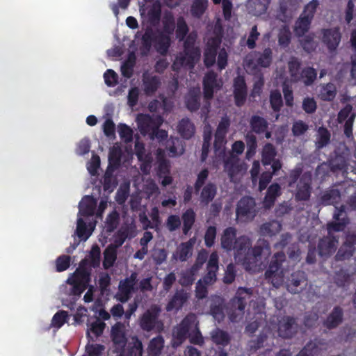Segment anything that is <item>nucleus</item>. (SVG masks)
I'll list each match as a JSON object with an SVG mask.
<instances>
[{
    "label": "nucleus",
    "instance_id": "f704fd0d",
    "mask_svg": "<svg viewBox=\"0 0 356 356\" xmlns=\"http://www.w3.org/2000/svg\"><path fill=\"white\" fill-rule=\"evenodd\" d=\"M217 188L216 186L211 183H207L202 189L200 196L201 203L208 204L216 196Z\"/></svg>",
    "mask_w": 356,
    "mask_h": 356
},
{
    "label": "nucleus",
    "instance_id": "58836bf2",
    "mask_svg": "<svg viewBox=\"0 0 356 356\" xmlns=\"http://www.w3.org/2000/svg\"><path fill=\"white\" fill-rule=\"evenodd\" d=\"M316 79L317 71L312 67H306L301 70L298 81H302L305 86H310Z\"/></svg>",
    "mask_w": 356,
    "mask_h": 356
},
{
    "label": "nucleus",
    "instance_id": "69168bd1",
    "mask_svg": "<svg viewBox=\"0 0 356 356\" xmlns=\"http://www.w3.org/2000/svg\"><path fill=\"white\" fill-rule=\"evenodd\" d=\"M209 170L207 168L202 169L197 175V179L194 184V191L195 194H198L205 184L209 177Z\"/></svg>",
    "mask_w": 356,
    "mask_h": 356
},
{
    "label": "nucleus",
    "instance_id": "393cba45",
    "mask_svg": "<svg viewBox=\"0 0 356 356\" xmlns=\"http://www.w3.org/2000/svg\"><path fill=\"white\" fill-rule=\"evenodd\" d=\"M297 332V325L295 320L291 318H287L280 322L278 328L279 336L282 338L289 339L294 336Z\"/></svg>",
    "mask_w": 356,
    "mask_h": 356
},
{
    "label": "nucleus",
    "instance_id": "423d86ee",
    "mask_svg": "<svg viewBox=\"0 0 356 356\" xmlns=\"http://www.w3.org/2000/svg\"><path fill=\"white\" fill-rule=\"evenodd\" d=\"M356 250V231L347 234L344 242L339 248L334 259L337 261H342L350 259Z\"/></svg>",
    "mask_w": 356,
    "mask_h": 356
},
{
    "label": "nucleus",
    "instance_id": "603ef678",
    "mask_svg": "<svg viewBox=\"0 0 356 356\" xmlns=\"http://www.w3.org/2000/svg\"><path fill=\"white\" fill-rule=\"evenodd\" d=\"M122 154V150L119 146L111 147L108 154L109 167L112 166L115 168L120 167Z\"/></svg>",
    "mask_w": 356,
    "mask_h": 356
},
{
    "label": "nucleus",
    "instance_id": "c03bdc74",
    "mask_svg": "<svg viewBox=\"0 0 356 356\" xmlns=\"http://www.w3.org/2000/svg\"><path fill=\"white\" fill-rule=\"evenodd\" d=\"M341 200V193L338 189L325 191L321 197V202L324 205L334 204Z\"/></svg>",
    "mask_w": 356,
    "mask_h": 356
},
{
    "label": "nucleus",
    "instance_id": "9b49d317",
    "mask_svg": "<svg viewBox=\"0 0 356 356\" xmlns=\"http://www.w3.org/2000/svg\"><path fill=\"white\" fill-rule=\"evenodd\" d=\"M195 321L194 314H188L174 330V337L179 343L184 341L189 336V330L195 325Z\"/></svg>",
    "mask_w": 356,
    "mask_h": 356
},
{
    "label": "nucleus",
    "instance_id": "7c9ffc66",
    "mask_svg": "<svg viewBox=\"0 0 356 356\" xmlns=\"http://www.w3.org/2000/svg\"><path fill=\"white\" fill-rule=\"evenodd\" d=\"M282 227L280 222L273 220L261 225L259 229V233L261 236L271 237L277 234L282 230Z\"/></svg>",
    "mask_w": 356,
    "mask_h": 356
},
{
    "label": "nucleus",
    "instance_id": "ddd939ff",
    "mask_svg": "<svg viewBox=\"0 0 356 356\" xmlns=\"http://www.w3.org/2000/svg\"><path fill=\"white\" fill-rule=\"evenodd\" d=\"M277 152L271 143L264 145L262 150L261 162L264 165H270L273 173H276L282 168L280 160L276 159Z\"/></svg>",
    "mask_w": 356,
    "mask_h": 356
},
{
    "label": "nucleus",
    "instance_id": "a211bd4d",
    "mask_svg": "<svg viewBox=\"0 0 356 356\" xmlns=\"http://www.w3.org/2000/svg\"><path fill=\"white\" fill-rule=\"evenodd\" d=\"M203 93L206 100H210L213 97L214 90L218 87L217 74L213 71H209L203 79Z\"/></svg>",
    "mask_w": 356,
    "mask_h": 356
},
{
    "label": "nucleus",
    "instance_id": "c85d7f7f",
    "mask_svg": "<svg viewBox=\"0 0 356 356\" xmlns=\"http://www.w3.org/2000/svg\"><path fill=\"white\" fill-rule=\"evenodd\" d=\"M161 84V79L158 76H143V90L146 95H154Z\"/></svg>",
    "mask_w": 356,
    "mask_h": 356
},
{
    "label": "nucleus",
    "instance_id": "473e14b6",
    "mask_svg": "<svg viewBox=\"0 0 356 356\" xmlns=\"http://www.w3.org/2000/svg\"><path fill=\"white\" fill-rule=\"evenodd\" d=\"M177 129L181 136L190 139L195 134V126L188 118L181 119L178 124Z\"/></svg>",
    "mask_w": 356,
    "mask_h": 356
},
{
    "label": "nucleus",
    "instance_id": "0eeeda50",
    "mask_svg": "<svg viewBox=\"0 0 356 356\" xmlns=\"http://www.w3.org/2000/svg\"><path fill=\"white\" fill-rule=\"evenodd\" d=\"M301 0H282L280 2L276 17L282 22H288L299 8Z\"/></svg>",
    "mask_w": 356,
    "mask_h": 356
},
{
    "label": "nucleus",
    "instance_id": "052dcab7",
    "mask_svg": "<svg viewBox=\"0 0 356 356\" xmlns=\"http://www.w3.org/2000/svg\"><path fill=\"white\" fill-rule=\"evenodd\" d=\"M300 40V43L303 49L308 53L314 51L316 47V44L314 41V34L310 33L305 35Z\"/></svg>",
    "mask_w": 356,
    "mask_h": 356
},
{
    "label": "nucleus",
    "instance_id": "b1692460",
    "mask_svg": "<svg viewBox=\"0 0 356 356\" xmlns=\"http://www.w3.org/2000/svg\"><path fill=\"white\" fill-rule=\"evenodd\" d=\"M271 0H248L246 8L250 14L259 17L265 14Z\"/></svg>",
    "mask_w": 356,
    "mask_h": 356
},
{
    "label": "nucleus",
    "instance_id": "39448f33",
    "mask_svg": "<svg viewBox=\"0 0 356 356\" xmlns=\"http://www.w3.org/2000/svg\"><path fill=\"white\" fill-rule=\"evenodd\" d=\"M138 274L133 272L129 277L121 280L119 283L118 292L116 298L122 303H124L131 298L132 293L138 291L136 287Z\"/></svg>",
    "mask_w": 356,
    "mask_h": 356
},
{
    "label": "nucleus",
    "instance_id": "dca6fc26",
    "mask_svg": "<svg viewBox=\"0 0 356 356\" xmlns=\"http://www.w3.org/2000/svg\"><path fill=\"white\" fill-rule=\"evenodd\" d=\"M322 42L330 51H334L341 40V33L339 28L323 29L321 30Z\"/></svg>",
    "mask_w": 356,
    "mask_h": 356
},
{
    "label": "nucleus",
    "instance_id": "a19ab883",
    "mask_svg": "<svg viewBox=\"0 0 356 356\" xmlns=\"http://www.w3.org/2000/svg\"><path fill=\"white\" fill-rule=\"evenodd\" d=\"M117 259V249L113 245H108L104 252L103 267L107 270L113 266Z\"/></svg>",
    "mask_w": 356,
    "mask_h": 356
},
{
    "label": "nucleus",
    "instance_id": "1a4fd4ad",
    "mask_svg": "<svg viewBox=\"0 0 356 356\" xmlns=\"http://www.w3.org/2000/svg\"><path fill=\"white\" fill-rule=\"evenodd\" d=\"M307 285L306 274L302 270H297L291 274L286 281L287 290L293 294L299 293L305 289Z\"/></svg>",
    "mask_w": 356,
    "mask_h": 356
},
{
    "label": "nucleus",
    "instance_id": "6ab92c4d",
    "mask_svg": "<svg viewBox=\"0 0 356 356\" xmlns=\"http://www.w3.org/2000/svg\"><path fill=\"white\" fill-rule=\"evenodd\" d=\"M111 337L113 344L118 351H122L127 343V337L122 323L118 322L111 327Z\"/></svg>",
    "mask_w": 356,
    "mask_h": 356
},
{
    "label": "nucleus",
    "instance_id": "f257e3e1",
    "mask_svg": "<svg viewBox=\"0 0 356 356\" xmlns=\"http://www.w3.org/2000/svg\"><path fill=\"white\" fill-rule=\"evenodd\" d=\"M244 147L245 145L243 141H236L232 145L233 152L229 154L224 163L225 170L227 172L232 181L236 182L246 170L245 163L238 157V154L243 153Z\"/></svg>",
    "mask_w": 356,
    "mask_h": 356
},
{
    "label": "nucleus",
    "instance_id": "4d7b16f0",
    "mask_svg": "<svg viewBox=\"0 0 356 356\" xmlns=\"http://www.w3.org/2000/svg\"><path fill=\"white\" fill-rule=\"evenodd\" d=\"M120 222V214L114 209L106 217V229L107 232H113L118 226Z\"/></svg>",
    "mask_w": 356,
    "mask_h": 356
},
{
    "label": "nucleus",
    "instance_id": "4c0bfd02",
    "mask_svg": "<svg viewBox=\"0 0 356 356\" xmlns=\"http://www.w3.org/2000/svg\"><path fill=\"white\" fill-rule=\"evenodd\" d=\"M186 108L190 111H196L200 106V94L199 90H191L185 99Z\"/></svg>",
    "mask_w": 356,
    "mask_h": 356
},
{
    "label": "nucleus",
    "instance_id": "72a5a7b5",
    "mask_svg": "<svg viewBox=\"0 0 356 356\" xmlns=\"http://www.w3.org/2000/svg\"><path fill=\"white\" fill-rule=\"evenodd\" d=\"M161 4L159 1L153 3L147 12L148 22L152 26L159 25L161 17Z\"/></svg>",
    "mask_w": 356,
    "mask_h": 356
},
{
    "label": "nucleus",
    "instance_id": "37998d69",
    "mask_svg": "<svg viewBox=\"0 0 356 356\" xmlns=\"http://www.w3.org/2000/svg\"><path fill=\"white\" fill-rule=\"evenodd\" d=\"M257 51H252L248 54L243 61V66L247 72L254 74L257 72L259 65L257 56Z\"/></svg>",
    "mask_w": 356,
    "mask_h": 356
},
{
    "label": "nucleus",
    "instance_id": "2eb2a0df",
    "mask_svg": "<svg viewBox=\"0 0 356 356\" xmlns=\"http://www.w3.org/2000/svg\"><path fill=\"white\" fill-rule=\"evenodd\" d=\"M184 56L179 57L181 65H188L191 67L194 65L195 58L200 56L199 50L194 47V40L188 36L184 43Z\"/></svg>",
    "mask_w": 356,
    "mask_h": 356
},
{
    "label": "nucleus",
    "instance_id": "de8ad7c7",
    "mask_svg": "<svg viewBox=\"0 0 356 356\" xmlns=\"http://www.w3.org/2000/svg\"><path fill=\"white\" fill-rule=\"evenodd\" d=\"M280 186L277 184H272L267 191V193L264 198V204L266 208H270L274 202L280 195Z\"/></svg>",
    "mask_w": 356,
    "mask_h": 356
},
{
    "label": "nucleus",
    "instance_id": "5fc2aeb1",
    "mask_svg": "<svg viewBox=\"0 0 356 356\" xmlns=\"http://www.w3.org/2000/svg\"><path fill=\"white\" fill-rule=\"evenodd\" d=\"M236 230L234 227H229L224 230V249L233 250L236 241Z\"/></svg>",
    "mask_w": 356,
    "mask_h": 356
},
{
    "label": "nucleus",
    "instance_id": "9d476101",
    "mask_svg": "<svg viewBox=\"0 0 356 356\" xmlns=\"http://www.w3.org/2000/svg\"><path fill=\"white\" fill-rule=\"evenodd\" d=\"M335 154V156L330 161L329 166L330 170L335 172L346 170L350 155L348 148L345 145H343L338 148Z\"/></svg>",
    "mask_w": 356,
    "mask_h": 356
},
{
    "label": "nucleus",
    "instance_id": "49530a36",
    "mask_svg": "<svg viewBox=\"0 0 356 356\" xmlns=\"http://www.w3.org/2000/svg\"><path fill=\"white\" fill-rule=\"evenodd\" d=\"M250 125L253 132L259 134L266 131L268 127V122L262 117L252 115L250 120Z\"/></svg>",
    "mask_w": 356,
    "mask_h": 356
},
{
    "label": "nucleus",
    "instance_id": "f03ea898",
    "mask_svg": "<svg viewBox=\"0 0 356 356\" xmlns=\"http://www.w3.org/2000/svg\"><path fill=\"white\" fill-rule=\"evenodd\" d=\"M161 309L156 305H152L139 318V325L143 331L160 332L163 330V324L159 319Z\"/></svg>",
    "mask_w": 356,
    "mask_h": 356
},
{
    "label": "nucleus",
    "instance_id": "79ce46f5",
    "mask_svg": "<svg viewBox=\"0 0 356 356\" xmlns=\"http://www.w3.org/2000/svg\"><path fill=\"white\" fill-rule=\"evenodd\" d=\"M320 87L318 97L321 99L330 102L334 99L337 95V89L334 84L328 83L327 84H322Z\"/></svg>",
    "mask_w": 356,
    "mask_h": 356
},
{
    "label": "nucleus",
    "instance_id": "a878e982",
    "mask_svg": "<svg viewBox=\"0 0 356 356\" xmlns=\"http://www.w3.org/2000/svg\"><path fill=\"white\" fill-rule=\"evenodd\" d=\"M97 200L92 195H85L79 202V213L83 216H92L95 214Z\"/></svg>",
    "mask_w": 356,
    "mask_h": 356
},
{
    "label": "nucleus",
    "instance_id": "f8f14e48",
    "mask_svg": "<svg viewBox=\"0 0 356 356\" xmlns=\"http://www.w3.org/2000/svg\"><path fill=\"white\" fill-rule=\"evenodd\" d=\"M339 237L328 234L319 239L318 243V254L321 257H329L337 249Z\"/></svg>",
    "mask_w": 356,
    "mask_h": 356
},
{
    "label": "nucleus",
    "instance_id": "6e6552de",
    "mask_svg": "<svg viewBox=\"0 0 356 356\" xmlns=\"http://www.w3.org/2000/svg\"><path fill=\"white\" fill-rule=\"evenodd\" d=\"M264 275L265 279L277 289L284 282V271L278 261H271Z\"/></svg>",
    "mask_w": 356,
    "mask_h": 356
},
{
    "label": "nucleus",
    "instance_id": "8fccbe9b",
    "mask_svg": "<svg viewBox=\"0 0 356 356\" xmlns=\"http://www.w3.org/2000/svg\"><path fill=\"white\" fill-rule=\"evenodd\" d=\"M143 353V344L138 337L132 338L127 346L126 351V356H142Z\"/></svg>",
    "mask_w": 356,
    "mask_h": 356
},
{
    "label": "nucleus",
    "instance_id": "774afa93",
    "mask_svg": "<svg viewBox=\"0 0 356 356\" xmlns=\"http://www.w3.org/2000/svg\"><path fill=\"white\" fill-rule=\"evenodd\" d=\"M68 313L66 311L60 310L56 312L51 320V325L56 328L61 327L67 321Z\"/></svg>",
    "mask_w": 356,
    "mask_h": 356
},
{
    "label": "nucleus",
    "instance_id": "09e8293b",
    "mask_svg": "<svg viewBox=\"0 0 356 356\" xmlns=\"http://www.w3.org/2000/svg\"><path fill=\"white\" fill-rule=\"evenodd\" d=\"M213 148L216 156L218 158L222 157V119L219 121L217 127Z\"/></svg>",
    "mask_w": 356,
    "mask_h": 356
},
{
    "label": "nucleus",
    "instance_id": "0e129e2a",
    "mask_svg": "<svg viewBox=\"0 0 356 356\" xmlns=\"http://www.w3.org/2000/svg\"><path fill=\"white\" fill-rule=\"evenodd\" d=\"M318 139L316 145L318 149L323 148L326 146L330 138V134L326 128L320 127L318 130Z\"/></svg>",
    "mask_w": 356,
    "mask_h": 356
},
{
    "label": "nucleus",
    "instance_id": "cd10ccee",
    "mask_svg": "<svg viewBox=\"0 0 356 356\" xmlns=\"http://www.w3.org/2000/svg\"><path fill=\"white\" fill-rule=\"evenodd\" d=\"M271 254L270 246L269 243L264 240H259L252 249V254L257 261L262 259H268Z\"/></svg>",
    "mask_w": 356,
    "mask_h": 356
},
{
    "label": "nucleus",
    "instance_id": "bf43d9fd",
    "mask_svg": "<svg viewBox=\"0 0 356 356\" xmlns=\"http://www.w3.org/2000/svg\"><path fill=\"white\" fill-rule=\"evenodd\" d=\"M251 241L246 236H241L237 238L233 250H235L238 253L245 252L251 247Z\"/></svg>",
    "mask_w": 356,
    "mask_h": 356
},
{
    "label": "nucleus",
    "instance_id": "e2e57ef3",
    "mask_svg": "<svg viewBox=\"0 0 356 356\" xmlns=\"http://www.w3.org/2000/svg\"><path fill=\"white\" fill-rule=\"evenodd\" d=\"M155 35L153 29L151 27H147L142 36L143 46L147 51L150 50L152 43H154Z\"/></svg>",
    "mask_w": 356,
    "mask_h": 356
},
{
    "label": "nucleus",
    "instance_id": "a18cd8bd",
    "mask_svg": "<svg viewBox=\"0 0 356 356\" xmlns=\"http://www.w3.org/2000/svg\"><path fill=\"white\" fill-rule=\"evenodd\" d=\"M208 8V0H193L191 6V14L200 19L202 17Z\"/></svg>",
    "mask_w": 356,
    "mask_h": 356
},
{
    "label": "nucleus",
    "instance_id": "7ed1b4c3",
    "mask_svg": "<svg viewBox=\"0 0 356 356\" xmlns=\"http://www.w3.org/2000/svg\"><path fill=\"white\" fill-rule=\"evenodd\" d=\"M251 294L250 289L239 288L238 289L236 296L229 303V316L231 321L236 322L242 317L246 300L250 298Z\"/></svg>",
    "mask_w": 356,
    "mask_h": 356
},
{
    "label": "nucleus",
    "instance_id": "c756f323",
    "mask_svg": "<svg viewBox=\"0 0 356 356\" xmlns=\"http://www.w3.org/2000/svg\"><path fill=\"white\" fill-rule=\"evenodd\" d=\"M312 19L300 14L296 20L293 26V32L296 37H303L310 29Z\"/></svg>",
    "mask_w": 356,
    "mask_h": 356
},
{
    "label": "nucleus",
    "instance_id": "c9c22d12",
    "mask_svg": "<svg viewBox=\"0 0 356 356\" xmlns=\"http://www.w3.org/2000/svg\"><path fill=\"white\" fill-rule=\"evenodd\" d=\"M351 280L352 275L344 269L335 271L333 275V282L338 287H347L350 284Z\"/></svg>",
    "mask_w": 356,
    "mask_h": 356
},
{
    "label": "nucleus",
    "instance_id": "ea45409f",
    "mask_svg": "<svg viewBox=\"0 0 356 356\" xmlns=\"http://www.w3.org/2000/svg\"><path fill=\"white\" fill-rule=\"evenodd\" d=\"M196 214L193 209L189 208L183 213L181 218L183 220L182 231L184 235H188L195 222Z\"/></svg>",
    "mask_w": 356,
    "mask_h": 356
},
{
    "label": "nucleus",
    "instance_id": "864d4df0",
    "mask_svg": "<svg viewBox=\"0 0 356 356\" xmlns=\"http://www.w3.org/2000/svg\"><path fill=\"white\" fill-rule=\"evenodd\" d=\"M301 62L296 57H291L288 63L289 74L293 82H298Z\"/></svg>",
    "mask_w": 356,
    "mask_h": 356
},
{
    "label": "nucleus",
    "instance_id": "f3484780",
    "mask_svg": "<svg viewBox=\"0 0 356 356\" xmlns=\"http://www.w3.org/2000/svg\"><path fill=\"white\" fill-rule=\"evenodd\" d=\"M311 183L312 177L310 175L305 173L301 176L295 195L297 200L305 201L309 198L312 189Z\"/></svg>",
    "mask_w": 356,
    "mask_h": 356
},
{
    "label": "nucleus",
    "instance_id": "338daca9",
    "mask_svg": "<svg viewBox=\"0 0 356 356\" xmlns=\"http://www.w3.org/2000/svg\"><path fill=\"white\" fill-rule=\"evenodd\" d=\"M345 191L346 193L350 194L348 199L346 201L347 204L353 210H356V182L348 185Z\"/></svg>",
    "mask_w": 356,
    "mask_h": 356
},
{
    "label": "nucleus",
    "instance_id": "13d9d810",
    "mask_svg": "<svg viewBox=\"0 0 356 356\" xmlns=\"http://www.w3.org/2000/svg\"><path fill=\"white\" fill-rule=\"evenodd\" d=\"M76 234L83 241H86L92 234V232L87 229L86 223L81 218L77 220Z\"/></svg>",
    "mask_w": 356,
    "mask_h": 356
},
{
    "label": "nucleus",
    "instance_id": "20e7f679",
    "mask_svg": "<svg viewBox=\"0 0 356 356\" xmlns=\"http://www.w3.org/2000/svg\"><path fill=\"white\" fill-rule=\"evenodd\" d=\"M257 209L254 198L245 196L242 197L237 204L236 218L242 221H252L256 216Z\"/></svg>",
    "mask_w": 356,
    "mask_h": 356
},
{
    "label": "nucleus",
    "instance_id": "5701e85b",
    "mask_svg": "<svg viewBox=\"0 0 356 356\" xmlns=\"http://www.w3.org/2000/svg\"><path fill=\"white\" fill-rule=\"evenodd\" d=\"M188 298V295L184 289L177 290L173 296L170 299L167 305L166 310L171 312L174 309H180Z\"/></svg>",
    "mask_w": 356,
    "mask_h": 356
},
{
    "label": "nucleus",
    "instance_id": "412c9836",
    "mask_svg": "<svg viewBox=\"0 0 356 356\" xmlns=\"http://www.w3.org/2000/svg\"><path fill=\"white\" fill-rule=\"evenodd\" d=\"M171 35L157 31L154 37V47L161 56H166L171 45Z\"/></svg>",
    "mask_w": 356,
    "mask_h": 356
},
{
    "label": "nucleus",
    "instance_id": "bb28decb",
    "mask_svg": "<svg viewBox=\"0 0 356 356\" xmlns=\"http://www.w3.org/2000/svg\"><path fill=\"white\" fill-rule=\"evenodd\" d=\"M343 311L339 306L334 307L332 311L326 318L323 323L325 327L327 329H334L339 326L343 321Z\"/></svg>",
    "mask_w": 356,
    "mask_h": 356
},
{
    "label": "nucleus",
    "instance_id": "4be33fe9",
    "mask_svg": "<svg viewBox=\"0 0 356 356\" xmlns=\"http://www.w3.org/2000/svg\"><path fill=\"white\" fill-rule=\"evenodd\" d=\"M234 87L236 104L238 106H241L244 104L247 96V88L244 79L242 76H237L234 79Z\"/></svg>",
    "mask_w": 356,
    "mask_h": 356
},
{
    "label": "nucleus",
    "instance_id": "3c124183",
    "mask_svg": "<svg viewBox=\"0 0 356 356\" xmlns=\"http://www.w3.org/2000/svg\"><path fill=\"white\" fill-rule=\"evenodd\" d=\"M164 339L161 336L153 338L148 346V354L149 356H159L163 348Z\"/></svg>",
    "mask_w": 356,
    "mask_h": 356
},
{
    "label": "nucleus",
    "instance_id": "e433bc0d",
    "mask_svg": "<svg viewBox=\"0 0 356 356\" xmlns=\"http://www.w3.org/2000/svg\"><path fill=\"white\" fill-rule=\"evenodd\" d=\"M162 30H160V32H163V33L168 34L170 35H172L175 29V19L171 11H165L163 16L162 19Z\"/></svg>",
    "mask_w": 356,
    "mask_h": 356
},
{
    "label": "nucleus",
    "instance_id": "680f3d73",
    "mask_svg": "<svg viewBox=\"0 0 356 356\" xmlns=\"http://www.w3.org/2000/svg\"><path fill=\"white\" fill-rule=\"evenodd\" d=\"M291 33L289 27L286 25L282 26L278 33V42L280 45L287 47L291 41Z\"/></svg>",
    "mask_w": 356,
    "mask_h": 356
},
{
    "label": "nucleus",
    "instance_id": "6e6d98bb",
    "mask_svg": "<svg viewBox=\"0 0 356 356\" xmlns=\"http://www.w3.org/2000/svg\"><path fill=\"white\" fill-rule=\"evenodd\" d=\"M175 27L177 38L180 41L184 40L189 31V29L185 19L183 17L180 16L177 18Z\"/></svg>",
    "mask_w": 356,
    "mask_h": 356
},
{
    "label": "nucleus",
    "instance_id": "4468645a",
    "mask_svg": "<svg viewBox=\"0 0 356 356\" xmlns=\"http://www.w3.org/2000/svg\"><path fill=\"white\" fill-rule=\"evenodd\" d=\"M88 260L86 258L82 259L72 276L67 280L88 286L90 282L91 270L88 268Z\"/></svg>",
    "mask_w": 356,
    "mask_h": 356
},
{
    "label": "nucleus",
    "instance_id": "2f4dec72",
    "mask_svg": "<svg viewBox=\"0 0 356 356\" xmlns=\"http://www.w3.org/2000/svg\"><path fill=\"white\" fill-rule=\"evenodd\" d=\"M193 243L192 239L181 243L177 247L176 252L173 254V257L181 261H186L192 255Z\"/></svg>",
    "mask_w": 356,
    "mask_h": 356
},
{
    "label": "nucleus",
    "instance_id": "aec40b11",
    "mask_svg": "<svg viewBox=\"0 0 356 356\" xmlns=\"http://www.w3.org/2000/svg\"><path fill=\"white\" fill-rule=\"evenodd\" d=\"M163 145L168 156L171 158L181 156L185 152L183 141L178 137L170 136Z\"/></svg>",
    "mask_w": 356,
    "mask_h": 356
}]
</instances>
